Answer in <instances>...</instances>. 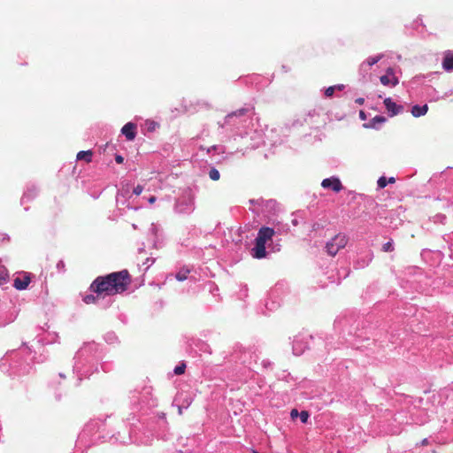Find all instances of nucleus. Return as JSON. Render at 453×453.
Returning a JSON list of instances; mask_svg holds the SVG:
<instances>
[{
    "instance_id": "f257e3e1",
    "label": "nucleus",
    "mask_w": 453,
    "mask_h": 453,
    "mask_svg": "<svg viewBox=\"0 0 453 453\" xmlns=\"http://www.w3.org/2000/svg\"><path fill=\"white\" fill-rule=\"evenodd\" d=\"M274 234L275 231L271 227L263 226L259 229L255 240V247L251 250L253 257L257 259L265 257V244L268 241H272Z\"/></svg>"
},
{
    "instance_id": "f03ea898",
    "label": "nucleus",
    "mask_w": 453,
    "mask_h": 453,
    "mask_svg": "<svg viewBox=\"0 0 453 453\" xmlns=\"http://www.w3.org/2000/svg\"><path fill=\"white\" fill-rule=\"evenodd\" d=\"M107 279L111 280L112 296L127 291L132 282V277L126 269L109 273Z\"/></svg>"
},
{
    "instance_id": "7ed1b4c3",
    "label": "nucleus",
    "mask_w": 453,
    "mask_h": 453,
    "mask_svg": "<svg viewBox=\"0 0 453 453\" xmlns=\"http://www.w3.org/2000/svg\"><path fill=\"white\" fill-rule=\"evenodd\" d=\"M107 278L108 274L96 277L89 287L90 291L96 294L97 296H112L111 280Z\"/></svg>"
},
{
    "instance_id": "20e7f679",
    "label": "nucleus",
    "mask_w": 453,
    "mask_h": 453,
    "mask_svg": "<svg viewBox=\"0 0 453 453\" xmlns=\"http://www.w3.org/2000/svg\"><path fill=\"white\" fill-rule=\"evenodd\" d=\"M348 243V238L344 234H337L326 243V250L329 256L334 257Z\"/></svg>"
},
{
    "instance_id": "39448f33",
    "label": "nucleus",
    "mask_w": 453,
    "mask_h": 453,
    "mask_svg": "<svg viewBox=\"0 0 453 453\" xmlns=\"http://www.w3.org/2000/svg\"><path fill=\"white\" fill-rule=\"evenodd\" d=\"M380 80L384 86L395 87L399 82L398 78L395 75L394 69L391 67L387 69L386 74L382 75Z\"/></svg>"
},
{
    "instance_id": "423d86ee",
    "label": "nucleus",
    "mask_w": 453,
    "mask_h": 453,
    "mask_svg": "<svg viewBox=\"0 0 453 453\" xmlns=\"http://www.w3.org/2000/svg\"><path fill=\"white\" fill-rule=\"evenodd\" d=\"M321 186L325 188H332L335 192H339L342 189V185L337 178H328L323 180Z\"/></svg>"
},
{
    "instance_id": "0eeeda50",
    "label": "nucleus",
    "mask_w": 453,
    "mask_h": 453,
    "mask_svg": "<svg viewBox=\"0 0 453 453\" xmlns=\"http://www.w3.org/2000/svg\"><path fill=\"white\" fill-rule=\"evenodd\" d=\"M384 105L391 117L397 115L403 110L402 105L396 104L391 98H386L384 100Z\"/></svg>"
},
{
    "instance_id": "6e6552de",
    "label": "nucleus",
    "mask_w": 453,
    "mask_h": 453,
    "mask_svg": "<svg viewBox=\"0 0 453 453\" xmlns=\"http://www.w3.org/2000/svg\"><path fill=\"white\" fill-rule=\"evenodd\" d=\"M31 281V278L28 274H25L22 277H16L13 280V287L19 290L26 289Z\"/></svg>"
},
{
    "instance_id": "1a4fd4ad",
    "label": "nucleus",
    "mask_w": 453,
    "mask_h": 453,
    "mask_svg": "<svg viewBox=\"0 0 453 453\" xmlns=\"http://www.w3.org/2000/svg\"><path fill=\"white\" fill-rule=\"evenodd\" d=\"M121 132L128 141H133L136 135V126L128 122L122 127Z\"/></svg>"
},
{
    "instance_id": "9d476101",
    "label": "nucleus",
    "mask_w": 453,
    "mask_h": 453,
    "mask_svg": "<svg viewBox=\"0 0 453 453\" xmlns=\"http://www.w3.org/2000/svg\"><path fill=\"white\" fill-rule=\"evenodd\" d=\"M442 67L446 71H453V53L448 52L445 54L442 62Z\"/></svg>"
},
{
    "instance_id": "9b49d317",
    "label": "nucleus",
    "mask_w": 453,
    "mask_h": 453,
    "mask_svg": "<svg viewBox=\"0 0 453 453\" xmlns=\"http://www.w3.org/2000/svg\"><path fill=\"white\" fill-rule=\"evenodd\" d=\"M428 111V106L426 104H424L423 106L419 105H414L411 109V114L416 117H421L425 115Z\"/></svg>"
},
{
    "instance_id": "f8f14e48",
    "label": "nucleus",
    "mask_w": 453,
    "mask_h": 453,
    "mask_svg": "<svg viewBox=\"0 0 453 453\" xmlns=\"http://www.w3.org/2000/svg\"><path fill=\"white\" fill-rule=\"evenodd\" d=\"M93 152L91 150H82L78 152L76 158L77 160H84L87 163H90L92 161Z\"/></svg>"
},
{
    "instance_id": "ddd939ff",
    "label": "nucleus",
    "mask_w": 453,
    "mask_h": 453,
    "mask_svg": "<svg viewBox=\"0 0 453 453\" xmlns=\"http://www.w3.org/2000/svg\"><path fill=\"white\" fill-rule=\"evenodd\" d=\"M190 273V269L188 267H182L176 273L175 278L179 281H183L188 279V274Z\"/></svg>"
},
{
    "instance_id": "4468645a",
    "label": "nucleus",
    "mask_w": 453,
    "mask_h": 453,
    "mask_svg": "<svg viewBox=\"0 0 453 453\" xmlns=\"http://www.w3.org/2000/svg\"><path fill=\"white\" fill-rule=\"evenodd\" d=\"M386 120H387L386 118L383 116H375L374 118H372L371 119L370 124L365 125V127L375 128L377 124H382V123L386 122Z\"/></svg>"
},
{
    "instance_id": "2eb2a0df",
    "label": "nucleus",
    "mask_w": 453,
    "mask_h": 453,
    "mask_svg": "<svg viewBox=\"0 0 453 453\" xmlns=\"http://www.w3.org/2000/svg\"><path fill=\"white\" fill-rule=\"evenodd\" d=\"M9 279L8 271L5 267L0 265V286L7 283Z\"/></svg>"
},
{
    "instance_id": "dca6fc26",
    "label": "nucleus",
    "mask_w": 453,
    "mask_h": 453,
    "mask_svg": "<svg viewBox=\"0 0 453 453\" xmlns=\"http://www.w3.org/2000/svg\"><path fill=\"white\" fill-rule=\"evenodd\" d=\"M395 179L394 177H390L388 180L386 179V177L382 176L378 180V186L380 188H384L388 183H395Z\"/></svg>"
},
{
    "instance_id": "f3484780",
    "label": "nucleus",
    "mask_w": 453,
    "mask_h": 453,
    "mask_svg": "<svg viewBox=\"0 0 453 453\" xmlns=\"http://www.w3.org/2000/svg\"><path fill=\"white\" fill-rule=\"evenodd\" d=\"M100 296L92 294L87 295L83 297V301L87 304L96 303Z\"/></svg>"
},
{
    "instance_id": "a211bd4d",
    "label": "nucleus",
    "mask_w": 453,
    "mask_h": 453,
    "mask_svg": "<svg viewBox=\"0 0 453 453\" xmlns=\"http://www.w3.org/2000/svg\"><path fill=\"white\" fill-rule=\"evenodd\" d=\"M209 176L212 180H219L220 173L216 168H211L209 172Z\"/></svg>"
},
{
    "instance_id": "6ab92c4d",
    "label": "nucleus",
    "mask_w": 453,
    "mask_h": 453,
    "mask_svg": "<svg viewBox=\"0 0 453 453\" xmlns=\"http://www.w3.org/2000/svg\"><path fill=\"white\" fill-rule=\"evenodd\" d=\"M186 370V365L184 363H181L180 365H177L174 368V373L176 375H181L185 372Z\"/></svg>"
},
{
    "instance_id": "aec40b11",
    "label": "nucleus",
    "mask_w": 453,
    "mask_h": 453,
    "mask_svg": "<svg viewBox=\"0 0 453 453\" xmlns=\"http://www.w3.org/2000/svg\"><path fill=\"white\" fill-rule=\"evenodd\" d=\"M299 417L303 423H307L309 418V412L307 411H302L299 414Z\"/></svg>"
},
{
    "instance_id": "412c9836",
    "label": "nucleus",
    "mask_w": 453,
    "mask_h": 453,
    "mask_svg": "<svg viewBox=\"0 0 453 453\" xmlns=\"http://www.w3.org/2000/svg\"><path fill=\"white\" fill-rule=\"evenodd\" d=\"M382 250L385 252H389L393 250V244L392 242H388L383 244Z\"/></svg>"
},
{
    "instance_id": "4be33fe9",
    "label": "nucleus",
    "mask_w": 453,
    "mask_h": 453,
    "mask_svg": "<svg viewBox=\"0 0 453 453\" xmlns=\"http://www.w3.org/2000/svg\"><path fill=\"white\" fill-rule=\"evenodd\" d=\"M336 89V87L335 86H331V87H328L326 91H325V95L327 97H330L334 95V90Z\"/></svg>"
},
{
    "instance_id": "5701e85b",
    "label": "nucleus",
    "mask_w": 453,
    "mask_h": 453,
    "mask_svg": "<svg viewBox=\"0 0 453 453\" xmlns=\"http://www.w3.org/2000/svg\"><path fill=\"white\" fill-rule=\"evenodd\" d=\"M380 59V57H372V58H369L367 59V64L372 66L373 65H375L379 60Z\"/></svg>"
},
{
    "instance_id": "b1692460",
    "label": "nucleus",
    "mask_w": 453,
    "mask_h": 453,
    "mask_svg": "<svg viewBox=\"0 0 453 453\" xmlns=\"http://www.w3.org/2000/svg\"><path fill=\"white\" fill-rule=\"evenodd\" d=\"M142 190H143V187H142V186H141V185H137V186L134 188L133 192H134V195L139 196V195H141V194H142Z\"/></svg>"
},
{
    "instance_id": "393cba45",
    "label": "nucleus",
    "mask_w": 453,
    "mask_h": 453,
    "mask_svg": "<svg viewBox=\"0 0 453 453\" xmlns=\"http://www.w3.org/2000/svg\"><path fill=\"white\" fill-rule=\"evenodd\" d=\"M323 226L319 223H318V222L312 224V226H311L312 231H318L319 229H320Z\"/></svg>"
},
{
    "instance_id": "a878e982",
    "label": "nucleus",
    "mask_w": 453,
    "mask_h": 453,
    "mask_svg": "<svg viewBox=\"0 0 453 453\" xmlns=\"http://www.w3.org/2000/svg\"><path fill=\"white\" fill-rule=\"evenodd\" d=\"M299 414L300 413L298 412V411L296 409H293L290 412V416L292 418H296V417L299 416Z\"/></svg>"
},
{
    "instance_id": "bb28decb",
    "label": "nucleus",
    "mask_w": 453,
    "mask_h": 453,
    "mask_svg": "<svg viewBox=\"0 0 453 453\" xmlns=\"http://www.w3.org/2000/svg\"><path fill=\"white\" fill-rule=\"evenodd\" d=\"M115 161L118 163V164H122L123 161H124V157L121 156V155H116L115 156Z\"/></svg>"
},
{
    "instance_id": "cd10ccee",
    "label": "nucleus",
    "mask_w": 453,
    "mask_h": 453,
    "mask_svg": "<svg viewBox=\"0 0 453 453\" xmlns=\"http://www.w3.org/2000/svg\"><path fill=\"white\" fill-rule=\"evenodd\" d=\"M359 118L362 119V120H365L366 119V114L365 113L364 111H359Z\"/></svg>"
},
{
    "instance_id": "c85d7f7f",
    "label": "nucleus",
    "mask_w": 453,
    "mask_h": 453,
    "mask_svg": "<svg viewBox=\"0 0 453 453\" xmlns=\"http://www.w3.org/2000/svg\"><path fill=\"white\" fill-rule=\"evenodd\" d=\"M355 102L357 104H363L365 103V99L362 98V97H358L355 100Z\"/></svg>"
},
{
    "instance_id": "c756f323",
    "label": "nucleus",
    "mask_w": 453,
    "mask_h": 453,
    "mask_svg": "<svg viewBox=\"0 0 453 453\" xmlns=\"http://www.w3.org/2000/svg\"><path fill=\"white\" fill-rule=\"evenodd\" d=\"M156 200H157L156 196H150L149 198V203L152 204L156 202Z\"/></svg>"
},
{
    "instance_id": "7c9ffc66",
    "label": "nucleus",
    "mask_w": 453,
    "mask_h": 453,
    "mask_svg": "<svg viewBox=\"0 0 453 453\" xmlns=\"http://www.w3.org/2000/svg\"><path fill=\"white\" fill-rule=\"evenodd\" d=\"M335 87H336V89H338V90H342L344 88V85H338Z\"/></svg>"
},
{
    "instance_id": "2f4dec72",
    "label": "nucleus",
    "mask_w": 453,
    "mask_h": 453,
    "mask_svg": "<svg viewBox=\"0 0 453 453\" xmlns=\"http://www.w3.org/2000/svg\"><path fill=\"white\" fill-rule=\"evenodd\" d=\"M178 413H179V415L182 414V407H180V406L178 407Z\"/></svg>"
},
{
    "instance_id": "473e14b6",
    "label": "nucleus",
    "mask_w": 453,
    "mask_h": 453,
    "mask_svg": "<svg viewBox=\"0 0 453 453\" xmlns=\"http://www.w3.org/2000/svg\"><path fill=\"white\" fill-rule=\"evenodd\" d=\"M427 444H428V441H427V439H424V440L422 441V445H427Z\"/></svg>"
}]
</instances>
